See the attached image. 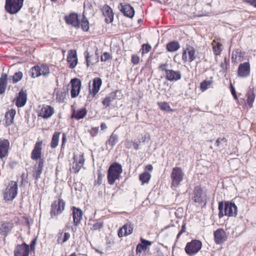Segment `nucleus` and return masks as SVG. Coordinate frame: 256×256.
I'll return each mask as SVG.
<instances>
[{
  "instance_id": "obj_1",
  "label": "nucleus",
  "mask_w": 256,
  "mask_h": 256,
  "mask_svg": "<svg viewBox=\"0 0 256 256\" xmlns=\"http://www.w3.org/2000/svg\"><path fill=\"white\" fill-rule=\"evenodd\" d=\"M218 217L220 218L224 216H234L237 214L238 208L234 203L230 202H223L218 203Z\"/></svg>"
},
{
  "instance_id": "obj_2",
  "label": "nucleus",
  "mask_w": 256,
  "mask_h": 256,
  "mask_svg": "<svg viewBox=\"0 0 256 256\" xmlns=\"http://www.w3.org/2000/svg\"><path fill=\"white\" fill-rule=\"evenodd\" d=\"M122 172V166L116 162L112 164L108 168V180L109 184H113L116 180H118Z\"/></svg>"
},
{
  "instance_id": "obj_3",
  "label": "nucleus",
  "mask_w": 256,
  "mask_h": 256,
  "mask_svg": "<svg viewBox=\"0 0 256 256\" xmlns=\"http://www.w3.org/2000/svg\"><path fill=\"white\" fill-rule=\"evenodd\" d=\"M168 64H160L158 68L160 70L165 72L166 78L170 82H175L180 80L182 78L181 72L179 70H174L167 68Z\"/></svg>"
},
{
  "instance_id": "obj_4",
  "label": "nucleus",
  "mask_w": 256,
  "mask_h": 256,
  "mask_svg": "<svg viewBox=\"0 0 256 256\" xmlns=\"http://www.w3.org/2000/svg\"><path fill=\"white\" fill-rule=\"evenodd\" d=\"M24 0H6L5 8L10 14H16L22 8Z\"/></svg>"
},
{
  "instance_id": "obj_5",
  "label": "nucleus",
  "mask_w": 256,
  "mask_h": 256,
  "mask_svg": "<svg viewBox=\"0 0 256 256\" xmlns=\"http://www.w3.org/2000/svg\"><path fill=\"white\" fill-rule=\"evenodd\" d=\"M184 176L182 168L179 167H175L172 168L170 174L171 186L172 188H176L182 180Z\"/></svg>"
},
{
  "instance_id": "obj_6",
  "label": "nucleus",
  "mask_w": 256,
  "mask_h": 256,
  "mask_svg": "<svg viewBox=\"0 0 256 256\" xmlns=\"http://www.w3.org/2000/svg\"><path fill=\"white\" fill-rule=\"evenodd\" d=\"M18 190L17 182L11 181L4 192V198L6 200H13L17 195Z\"/></svg>"
},
{
  "instance_id": "obj_7",
  "label": "nucleus",
  "mask_w": 256,
  "mask_h": 256,
  "mask_svg": "<svg viewBox=\"0 0 256 256\" xmlns=\"http://www.w3.org/2000/svg\"><path fill=\"white\" fill-rule=\"evenodd\" d=\"M202 246V242L200 240H194L186 244L185 250L189 256H192L198 252Z\"/></svg>"
},
{
  "instance_id": "obj_8",
  "label": "nucleus",
  "mask_w": 256,
  "mask_h": 256,
  "mask_svg": "<svg viewBox=\"0 0 256 256\" xmlns=\"http://www.w3.org/2000/svg\"><path fill=\"white\" fill-rule=\"evenodd\" d=\"M206 197V192L200 186H196L194 188L192 196L194 202L199 204H205Z\"/></svg>"
},
{
  "instance_id": "obj_9",
  "label": "nucleus",
  "mask_w": 256,
  "mask_h": 256,
  "mask_svg": "<svg viewBox=\"0 0 256 256\" xmlns=\"http://www.w3.org/2000/svg\"><path fill=\"white\" fill-rule=\"evenodd\" d=\"M65 206V202L60 198L52 203L50 210L52 218L56 216L64 211Z\"/></svg>"
},
{
  "instance_id": "obj_10",
  "label": "nucleus",
  "mask_w": 256,
  "mask_h": 256,
  "mask_svg": "<svg viewBox=\"0 0 256 256\" xmlns=\"http://www.w3.org/2000/svg\"><path fill=\"white\" fill-rule=\"evenodd\" d=\"M102 84V80L100 78H96L94 79L92 88L91 89L90 88H89V94L88 96V100L90 101L94 98L95 96L98 92Z\"/></svg>"
},
{
  "instance_id": "obj_11",
  "label": "nucleus",
  "mask_w": 256,
  "mask_h": 256,
  "mask_svg": "<svg viewBox=\"0 0 256 256\" xmlns=\"http://www.w3.org/2000/svg\"><path fill=\"white\" fill-rule=\"evenodd\" d=\"M74 162L72 164V170L74 173L78 172L83 166L84 158L82 154H74Z\"/></svg>"
},
{
  "instance_id": "obj_12",
  "label": "nucleus",
  "mask_w": 256,
  "mask_h": 256,
  "mask_svg": "<svg viewBox=\"0 0 256 256\" xmlns=\"http://www.w3.org/2000/svg\"><path fill=\"white\" fill-rule=\"evenodd\" d=\"M42 140H40L36 142L34 148L31 153L30 157L32 160H44L43 158H42Z\"/></svg>"
},
{
  "instance_id": "obj_13",
  "label": "nucleus",
  "mask_w": 256,
  "mask_h": 256,
  "mask_svg": "<svg viewBox=\"0 0 256 256\" xmlns=\"http://www.w3.org/2000/svg\"><path fill=\"white\" fill-rule=\"evenodd\" d=\"M250 67L248 62L240 64L238 70V76L240 78H246L250 74Z\"/></svg>"
},
{
  "instance_id": "obj_14",
  "label": "nucleus",
  "mask_w": 256,
  "mask_h": 256,
  "mask_svg": "<svg viewBox=\"0 0 256 256\" xmlns=\"http://www.w3.org/2000/svg\"><path fill=\"white\" fill-rule=\"evenodd\" d=\"M30 248L26 243L18 244L14 251V256H28Z\"/></svg>"
},
{
  "instance_id": "obj_15",
  "label": "nucleus",
  "mask_w": 256,
  "mask_h": 256,
  "mask_svg": "<svg viewBox=\"0 0 256 256\" xmlns=\"http://www.w3.org/2000/svg\"><path fill=\"white\" fill-rule=\"evenodd\" d=\"M66 22L73 27L78 28H80V21L78 19V16L76 13H71L68 16H64Z\"/></svg>"
},
{
  "instance_id": "obj_16",
  "label": "nucleus",
  "mask_w": 256,
  "mask_h": 256,
  "mask_svg": "<svg viewBox=\"0 0 256 256\" xmlns=\"http://www.w3.org/2000/svg\"><path fill=\"white\" fill-rule=\"evenodd\" d=\"M72 84L71 96L72 98L77 96L80 92L81 82L77 78L72 79L70 81Z\"/></svg>"
},
{
  "instance_id": "obj_17",
  "label": "nucleus",
  "mask_w": 256,
  "mask_h": 256,
  "mask_svg": "<svg viewBox=\"0 0 256 256\" xmlns=\"http://www.w3.org/2000/svg\"><path fill=\"white\" fill-rule=\"evenodd\" d=\"M27 101V94L26 90H21L18 92V96L14 100L16 105L18 108L24 106Z\"/></svg>"
},
{
  "instance_id": "obj_18",
  "label": "nucleus",
  "mask_w": 256,
  "mask_h": 256,
  "mask_svg": "<svg viewBox=\"0 0 256 256\" xmlns=\"http://www.w3.org/2000/svg\"><path fill=\"white\" fill-rule=\"evenodd\" d=\"M82 212L80 208H77L74 206L72 208L73 222L75 226H78L80 224L82 220Z\"/></svg>"
},
{
  "instance_id": "obj_19",
  "label": "nucleus",
  "mask_w": 256,
  "mask_h": 256,
  "mask_svg": "<svg viewBox=\"0 0 256 256\" xmlns=\"http://www.w3.org/2000/svg\"><path fill=\"white\" fill-rule=\"evenodd\" d=\"M214 240L216 244H221L225 242L227 236L222 228H218L214 232Z\"/></svg>"
},
{
  "instance_id": "obj_20",
  "label": "nucleus",
  "mask_w": 256,
  "mask_h": 256,
  "mask_svg": "<svg viewBox=\"0 0 256 256\" xmlns=\"http://www.w3.org/2000/svg\"><path fill=\"white\" fill-rule=\"evenodd\" d=\"M10 148V142L8 140L0 139V158L7 156Z\"/></svg>"
},
{
  "instance_id": "obj_21",
  "label": "nucleus",
  "mask_w": 256,
  "mask_h": 256,
  "mask_svg": "<svg viewBox=\"0 0 256 256\" xmlns=\"http://www.w3.org/2000/svg\"><path fill=\"white\" fill-rule=\"evenodd\" d=\"M102 11L103 15L105 17V22L107 24L112 22L114 20V13L111 8L105 4L102 7Z\"/></svg>"
},
{
  "instance_id": "obj_22",
  "label": "nucleus",
  "mask_w": 256,
  "mask_h": 256,
  "mask_svg": "<svg viewBox=\"0 0 256 256\" xmlns=\"http://www.w3.org/2000/svg\"><path fill=\"white\" fill-rule=\"evenodd\" d=\"M54 112V108L52 106L44 105L40 109L38 116L44 118H48L51 117Z\"/></svg>"
},
{
  "instance_id": "obj_23",
  "label": "nucleus",
  "mask_w": 256,
  "mask_h": 256,
  "mask_svg": "<svg viewBox=\"0 0 256 256\" xmlns=\"http://www.w3.org/2000/svg\"><path fill=\"white\" fill-rule=\"evenodd\" d=\"M44 160H40L34 166L33 176L38 180L40 178L44 168Z\"/></svg>"
},
{
  "instance_id": "obj_24",
  "label": "nucleus",
  "mask_w": 256,
  "mask_h": 256,
  "mask_svg": "<svg viewBox=\"0 0 256 256\" xmlns=\"http://www.w3.org/2000/svg\"><path fill=\"white\" fill-rule=\"evenodd\" d=\"M133 225L130 223L126 224L118 232V236L121 238L131 234L133 231Z\"/></svg>"
},
{
  "instance_id": "obj_25",
  "label": "nucleus",
  "mask_w": 256,
  "mask_h": 256,
  "mask_svg": "<svg viewBox=\"0 0 256 256\" xmlns=\"http://www.w3.org/2000/svg\"><path fill=\"white\" fill-rule=\"evenodd\" d=\"M122 8L121 12L124 14V15L128 18H132L134 15V10L133 7H132L128 4H120Z\"/></svg>"
},
{
  "instance_id": "obj_26",
  "label": "nucleus",
  "mask_w": 256,
  "mask_h": 256,
  "mask_svg": "<svg viewBox=\"0 0 256 256\" xmlns=\"http://www.w3.org/2000/svg\"><path fill=\"white\" fill-rule=\"evenodd\" d=\"M67 60L70 64V68H74L76 67L78 64V58L76 52L75 50H70V52L67 58Z\"/></svg>"
},
{
  "instance_id": "obj_27",
  "label": "nucleus",
  "mask_w": 256,
  "mask_h": 256,
  "mask_svg": "<svg viewBox=\"0 0 256 256\" xmlns=\"http://www.w3.org/2000/svg\"><path fill=\"white\" fill-rule=\"evenodd\" d=\"M16 114V110L14 109H11L6 113L5 119L6 126H8L14 122V119Z\"/></svg>"
},
{
  "instance_id": "obj_28",
  "label": "nucleus",
  "mask_w": 256,
  "mask_h": 256,
  "mask_svg": "<svg viewBox=\"0 0 256 256\" xmlns=\"http://www.w3.org/2000/svg\"><path fill=\"white\" fill-rule=\"evenodd\" d=\"M87 110L85 108H82L77 110H74L72 118L76 120L83 118L86 114Z\"/></svg>"
},
{
  "instance_id": "obj_29",
  "label": "nucleus",
  "mask_w": 256,
  "mask_h": 256,
  "mask_svg": "<svg viewBox=\"0 0 256 256\" xmlns=\"http://www.w3.org/2000/svg\"><path fill=\"white\" fill-rule=\"evenodd\" d=\"M13 228L12 223L4 222L0 226V234L6 236Z\"/></svg>"
},
{
  "instance_id": "obj_30",
  "label": "nucleus",
  "mask_w": 256,
  "mask_h": 256,
  "mask_svg": "<svg viewBox=\"0 0 256 256\" xmlns=\"http://www.w3.org/2000/svg\"><path fill=\"white\" fill-rule=\"evenodd\" d=\"M8 76L6 74H2L0 78V94H3L7 87Z\"/></svg>"
},
{
  "instance_id": "obj_31",
  "label": "nucleus",
  "mask_w": 256,
  "mask_h": 256,
  "mask_svg": "<svg viewBox=\"0 0 256 256\" xmlns=\"http://www.w3.org/2000/svg\"><path fill=\"white\" fill-rule=\"evenodd\" d=\"M180 45L177 41H172L166 44V49L170 52H174L179 49Z\"/></svg>"
},
{
  "instance_id": "obj_32",
  "label": "nucleus",
  "mask_w": 256,
  "mask_h": 256,
  "mask_svg": "<svg viewBox=\"0 0 256 256\" xmlns=\"http://www.w3.org/2000/svg\"><path fill=\"white\" fill-rule=\"evenodd\" d=\"M116 98V94L114 92L110 93L106 96L102 101V104L106 106H109L111 102Z\"/></svg>"
},
{
  "instance_id": "obj_33",
  "label": "nucleus",
  "mask_w": 256,
  "mask_h": 256,
  "mask_svg": "<svg viewBox=\"0 0 256 256\" xmlns=\"http://www.w3.org/2000/svg\"><path fill=\"white\" fill-rule=\"evenodd\" d=\"M247 102L250 108L252 106V104L255 99V94L253 90L250 89L246 94Z\"/></svg>"
},
{
  "instance_id": "obj_34",
  "label": "nucleus",
  "mask_w": 256,
  "mask_h": 256,
  "mask_svg": "<svg viewBox=\"0 0 256 256\" xmlns=\"http://www.w3.org/2000/svg\"><path fill=\"white\" fill-rule=\"evenodd\" d=\"M80 26L84 31L87 32L88 30L90 28L89 22L84 14L82 16L80 22Z\"/></svg>"
},
{
  "instance_id": "obj_35",
  "label": "nucleus",
  "mask_w": 256,
  "mask_h": 256,
  "mask_svg": "<svg viewBox=\"0 0 256 256\" xmlns=\"http://www.w3.org/2000/svg\"><path fill=\"white\" fill-rule=\"evenodd\" d=\"M214 82L211 78L210 80H204L202 81L200 84V89L202 92L206 90L208 88H210L212 84Z\"/></svg>"
},
{
  "instance_id": "obj_36",
  "label": "nucleus",
  "mask_w": 256,
  "mask_h": 256,
  "mask_svg": "<svg viewBox=\"0 0 256 256\" xmlns=\"http://www.w3.org/2000/svg\"><path fill=\"white\" fill-rule=\"evenodd\" d=\"M186 50L188 55V62H192L196 58V50L192 46H188Z\"/></svg>"
},
{
  "instance_id": "obj_37",
  "label": "nucleus",
  "mask_w": 256,
  "mask_h": 256,
  "mask_svg": "<svg viewBox=\"0 0 256 256\" xmlns=\"http://www.w3.org/2000/svg\"><path fill=\"white\" fill-rule=\"evenodd\" d=\"M60 132H55L52 138L50 146L52 148H55L58 145Z\"/></svg>"
},
{
  "instance_id": "obj_38",
  "label": "nucleus",
  "mask_w": 256,
  "mask_h": 256,
  "mask_svg": "<svg viewBox=\"0 0 256 256\" xmlns=\"http://www.w3.org/2000/svg\"><path fill=\"white\" fill-rule=\"evenodd\" d=\"M213 51L216 55H218L220 54L222 50V44L219 42H216L214 40L212 42Z\"/></svg>"
},
{
  "instance_id": "obj_39",
  "label": "nucleus",
  "mask_w": 256,
  "mask_h": 256,
  "mask_svg": "<svg viewBox=\"0 0 256 256\" xmlns=\"http://www.w3.org/2000/svg\"><path fill=\"white\" fill-rule=\"evenodd\" d=\"M118 142V136L114 132L111 134L108 140L106 142V144H109L111 146H113Z\"/></svg>"
},
{
  "instance_id": "obj_40",
  "label": "nucleus",
  "mask_w": 256,
  "mask_h": 256,
  "mask_svg": "<svg viewBox=\"0 0 256 256\" xmlns=\"http://www.w3.org/2000/svg\"><path fill=\"white\" fill-rule=\"evenodd\" d=\"M139 145L140 144L138 143L134 142L128 140H126L125 141L126 148L128 149L134 148L136 150H138L139 148Z\"/></svg>"
},
{
  "instance_id": "obj_41",
  "label": "nucleus",
  "mask_w": 256,
  "mask_h": 256,
  "mask_svg": "<svg viewBox=\"0 0 256 256\" xmlns=\"http://www.w3.org/2000/svg\"><path fill=\"white\" fill-rule=\"evenodd\" d=\"M151 176L150 173L148 172H144L140 176V180L142 182V184L148 183Z\"/></svg>"
},
{
  "instance_id": "obj_42",
  "label": "nucleus",
  "mask_w": 256,
  "mask_h": 256,
  "mask_svg": "<svg viewBox=\"0 0 256 256\" xmlns=\"http://www.w3.org/2000/svg\"><path fill=\"white\" fill-rule=\"evenodd\" d=\"M66 93L64 92L59 90H57L56 92V100L60 102H62L66 98Z\"/></svg>"
},
{
  "instance_id": "obj_43",
  "label": "nucleus",
  "mask_w": 256,
  "mask_h": 256,
  "mask_svg": "<svg viewBox=\"0 0 256 256\" xmlns=\"http://www.w3.org/2000/svg\"><path fill=\"white\" fill-rule=\"evenodd\" d=\"M30 76L33 78H36L40 76V66H36L32 67L30 70Z\"/></svg>"
},
{
  "instance_id": "obj_44",
  "label": "nucleus",
  "mask_w": 256,
  "mask_h": 256,
  "mask_svg": "<svg viewBox=\"0 0 256 256\" xmlns=\"http://www.w3.org/2000/svg\"><path fill=\"white\" fill-rule=\"evenodd\" d=\"M23 74L21 72H16L12 77V80L14 83H16L22 80Z\"/></svg>"
},
{
  "instance_id": "obj_45",
  "label": "nucleus",
  "mask_w": 256,
  "mask_h": 256,
  "mask_svg": "<svg viewBox=\"0 0 256 256\" xmlns=\"http://www.w3.org/2000/svg\"><path fill=\"white\" fill-rule=\"evenodd\" d=\"M152 48L151 46L148 44H144L141 48L142 54L148 52Z\"/></svg>"
},
{
  "instance_id": "obj_46",
  "label": "nucleus",
  "mask_w": 256,
  "mask_h": 256,
  "mask_svg": "<svg viewBox=\"0 0 256 256\" xmlns=\"http://www.w3.org/2000/svg\"><path fill=\"white\" fill-rule=\"evenodd\" d=\"M158 104L162 110L168 111L170 110V106L169 104L166 102H160Z\"/></svg>"
},
{
  "instance_id": "obj_47",
  "label": "nucleus",
  "mask_w": 256,
  "mask_h": 256,
  "mask_svg": "<svg viewBox=\"0 0 256 256\" xmlns=\"http://www.w3.org/2000/svg\"><path fill=\"white\" fill-rule=\"evenodd\" d=\"M42 74L44 76H47L50 74V69L48 66L46 64L42 65Z\"/></svg>"
},
{
  "instance_id": "obj_48",
  "label": "nucleus",
  "mask_w": 256,
  "mask_h": 256,
  "mask_svg": "<svg viewBox=\"0 0 256 256\" xmlns=\"http://www.w3.org/2000/svg\"><path fill=\"white\" fill-rule=\"evenodd\" d=\"M146 250V246L142 244H138L136 248V254H140L142 251H144Z\"/></svg>"
},
{
  "instance_id": "obj_49",
  "label": "nucleus",
  "mask_w": 256,
  "mask_h": 256,
  "mask_svg": "<svg viewBox=\"0 0 256 256\" xmlns=\"http://www.w3.org/2000/svg\"><path fill=\"white\" fill-rule=\"evenodd\" d=\"M112 58V56L110 54V53L105 52H104L101 56L100 60L102 62H106L108 60Z\"/></svg>"
},
{
  "instance_id": "obj_50",
  "label": "nucleus",
  "mask_w": 256,
  "mask_h": 256,
  "mask_svg": "<svg viewBox=\"0 0 256 256\" xmlns=\"http://www.w3.org/2000/svg\"><path fill=\"white\" fill-rule=\"evenodd\" d=\"M131 62L134 65L138 64L140 62V57L136 54H132Z\"/></svg>"
},
{
  "instance_id": "obj_51",
  "label": "nucleus",
  "mask_w": 256,
  "mask_h": 256,
  "mask_svg": "<svg viewBox=\"0 0 256 256\" xmlns=\"http://www.w3.org/2000/svg\"><path fill=\"white\" fill-rule=\"evenodd\" d=\"M102 226V222H96L93 224L92 229L94 230H98L100 229Z\"/></svg>"
},
{
  "instance_id": "obj_52",
  "label": "nucleus",
  "mask_w": 256,
  "mask_h": 256,
  "mask_svg": "<svg viewBox=\"0 0 256 256\" xmlns=\"http://www.w3.org/2000/svg\"><path fill=\"white\" fill-rule=\"evenodd\" d=\"M140 242H141V244L143 245L146 246H146H151L152 244V242L147 240L143 238H140Z\"/></svg>"
},
{
  "instance_id": "obj_53",
  "label": "nucleus",
  "mask_w": 256,
  "mask_h": 256,
  "mask_svg": "<svg viewBox=\"0 0 256 256\" xmlns=\"http://www.w3.org/2000/svg\"><path fill=\"white\" fill-rule=\"evenodd\" d=\"M187 51L186 50H184L183 51L182 55V60L184 62H188V58L187 56Z\"/></svg>"
},
{
  "instance_id": "obj_54",
  "label": "nucleus",
  "mask_w": 256,
  "mask_h": 256,
  "mask_svg": "<svg viewBox=\"0 0 256 256\" xmlns=\"http://www.w3.org/2000/svg\"><path fill=\"white\" fill-rule=\"evenodd\" d=\"M244 2L246 4L256 8V0H245Z\"/></svg>"
},
{
  "instance_id": "obj_55",
  "label": "nucleus",
  "mask_w": 256,
  "mask_h": 256,
  "mask_svg": "<svg viewBox=\"0 0 256 256\" xmlns=\"http://www.w3.org/2000/svg\"><path fill=\"white\" fill-rule=\"evenodd\" d=\"M70 238V234L68 232H64V236L61 242H66Z\"/></svg>"
},
{
  "instance_id": "obj_56",
  "label": "nucleus",
  "mask_w": 256,
  "mask_h": 256,
  "mask_svg": "<svg viewBox=\"0 0 256 256\" xmlns=\"http://www.w3.org/2000/svg\"><path fill=\"white\" fill-rule=\"evenodd\" d=\"M186 224H184L182 226L180 231L178 232V234L177 235V238H180V236H181V234L186 232Z\"/></svg>"
},
{
  "instance_id": "obj_57",
  "label": "nucleus",
  "mask_w": 256,
  "mask_h": 256,
  "mask_svg": "<svg viewBox=\"0 0 256 256\" xmlns=\"http://www.w3.org/2000/svg\"><path fill=\"white\" fill-rule=\"evenodd\" d=\"M226 142V140L225 138H218L216 141V144L217 146H219L220 145V142Z\"/></svg>"
},
{
  "instance_id": "obj_58",
  "label": "nucleus",
  "mask_w": 256,
  "mask_h": 256,
  "mask_svg": "<svg viewBox=\"0 0 256 256\" xmlns=\"http://www.w3.org/2000/svg\"><path fill=\"white\" fill-rule=\"evenodd\" d=\"M230 87H231L232 94L234 96V99L235 100H237L238 99V97H237V96H236V92L234 88L232 86V84L230 85Z\"/></svg>"
},
{
  "instance_id": "obj_59",
  "label": "nucleus",
  "mask_w": 256,
  "mask_h": 256,
  "mask_svg": "<svg viewBox=\"0 0 256 256\" xmlns=\"http://www.w3.org/2000/svg\"><path fill=\"white\" fill-rule=\"evenodd\" d=\"M62 232L61 233H60L58 234V244H62L63 243H64V242H61L60 241H62Z\"/></svg>"
},
{
  "instance_id": "obj_60",
  "label": "nucleus",
  "mask_w": 256,
  "mask_h": 256,
  "mask_svg": "<svg viewBox=\"0 0 256 256\" xmlns=\"http://www.w3.org/2000/svg\"><path fill=\"white\" fill-rule=\"evenodd\" d=\"M102 176L100 173H99L98 174V183L100 184H102Z\"/></svg>"
},
{
  "instance_id": "obj_61",
  "label": "nucleus",
  "mask_w": 256,
  "mask_h": 256,
  "mask_svg": "<svg viewBox=\"0 0 256 256\" xmlns=\"http://www.w3.org/2000/svg\"><path fill=\"white\" fill-rule=\"evenodd\" d=\"M36 244V240H34L30 244V249L33 250L34 248V246Z\"/></svg>"
},
{
  "instance_id": "obj_62",
  "label": "nucleus",
  "mask_w": 256,
  "mask_h": 256,
  "mask_svg": "<svg viewBox=\"0 0 256 256\" xmlns=\"http://www.w3.org/2000/svg\"><path fill=\"white\" fill-rule=\"evenodd\" d=\"M66 136L64 134L63 136H62V146H64V143L66 142Z\"/></svg>"
},
{
  "instance_id": "obj_63",
  "label": "nucleus",
  "mask_w": 256,
  "mask_h": 256,
  "mask_svg": "<svg viewBox=\"0 0 256 256\" xmlns=\"http://www.w3.org/2000/svg\"><path fill=\"white\" fill-rule=\"evenodd\" d=\"M100 128H101L102 130L106 129L107 128V126H106V124L102 123L101 125H100Z\"/></svg>"
},
{
  "instance_id": "obj_64",
  "label": "nucleus",
  "mask_w": 256,
  "mask_h": 256,
  "mask_svg": "<svg viewBox=\"0 0 256 256\" xmlns=\"http://www.w3.org/2000/svg\"><path fill=\"white\" fill-rule=\"evenodd\" d=\"M146 169H148V170L151 171L152 170L153 167L151 164H148L146 166Z\"/></svg>"
}]
</instances>
